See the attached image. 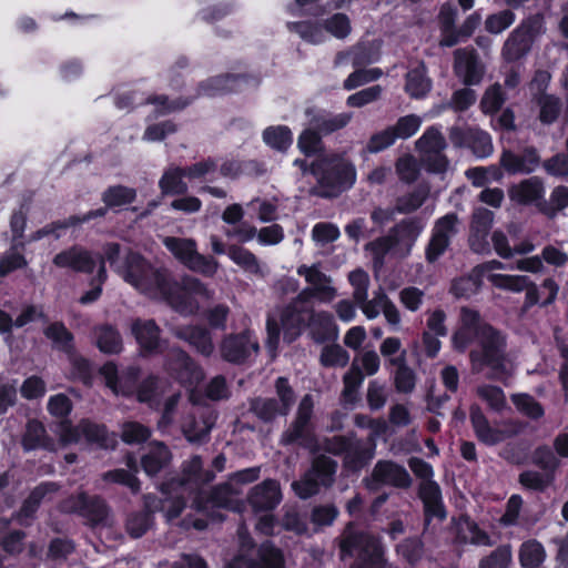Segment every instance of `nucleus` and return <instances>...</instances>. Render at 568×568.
Wrapping results in <instances>:
<instances>
[{"label": "nucleus", "instance_id": "nucleus-36", "mask_svg": "<svg viewBox=\"0 0 568 568\" xmlns=\"http://www.w3.org/2000/svg\"><path fill=\"white\" fill-rule=\"evenodd\" d=\"M227 256L234 264L248 274L258 277H265L268 274V267L262 263L255 254L243 246L236 244L227 246Z\"/></svg>", "mask_w": 568, "mask_h": 568}, {"label": "nucleus", "instance_id": "nucleus-44", "mask_svg": "<svg viewBox=\"0 0 568 568\" xmlns=\"http://www.w3.org/2000/svg\"><path fill=\"white\" fill-rule=\"evenodd\" d=\"M406 92L413 98H423L432 89V80L427 77L424 63H418L406 74Z\"/></svg>", "mask_w": 568, "mask_h": 568}, {"label": "nucleus", "instance_id": "nucleus-20", "mask_svg": "<svg viewBox=\"0 0 568 568\" xmlns=\"http://www.w3.org/2000/svg\"><path fill=\"white\" fill-rule=\"evenodd\" d=\"M470 422L478 440L489 446L499 444L518 432L517 427L510 423L491 426L481 409L476 405L470 408Z\"/></svg>", "mask_w": 568, "mask_h": 568}, {"label": "nucleus", "instance_id": "nucleus-53", "mask_svg": "<svg viewBox=\"0 0 568 568\" xmlns=\"http://www.w3.org/2000/svg\"><path fill=\"white\" fill-rule=\"evenodd\" d=\"M287 29L297 33L304 41L312 44H318L325 40L324 28L315 22H287Z\"/></svg>", "mask_w": 568, "mask_h": 568}, {"label": "nucleus", "instance_id": "nucleus-39", "mask_svg": "<svg viewBox=\"0 0 568 568\" xmlns=\"http://www.w3.org/2000/svg\"><path fill=\"white\" fill-rule=\"evenodd\" d=\"M545 195V186L538 176H531L513 185L509 197L519 204H530L541 200Z\"/></svg>", "mask_w": 568, "mask_h": 568}, {"label": "nucleus", "instance_id": "nucleus-46", "mask_svg": "<svg viewBox=\"0 0 568 568\" xmlns=\"http://www.w3.org/2000/svg\"><path fill=\"white\" fill-rule=\"evenodd\" d=\"M546 557L545 547L536 539L524 541L518 549V559L523 568H539Z\"/></svg>", "mask_w": 568, "mask_h": 568}, {"label": "nucleus", "instance_id": "nucleus-62", "mask_svg": "<svg viewBox=\"0 0 568 568\" xmlns=\"http://www.w3.org/2000/svg\"><path fill=\"white\" fill-rule=\"evenodd\" d=\"M24 449L31 450L39 447H48L45 442V430L38 420H30L27 424L26 434L22 439Z\"/></svg>", "mask_w": 568, "mask_h": 568}, {"label": "nucleus", "instance_id": "nucleus-54", "mask_svg": "<svg viewBox=\"0 0 568 568\" xmlns=\"http://www.w3.org/2000/svg\"><path fill=\"white\" fill-rule=\"evenodd\" d=\"M44 335L52 342L53 347L65 353H71L73 349V335L64 324L59 322L50 324L44 329Z\"/></svg>", "mask_w": 568, "mask_h": 568}, {"label": "nucleus", "instance_id": "nucleus-18", "mask_svg": "<svg viewBox=\"0 0 568 568\" xmlns=\"http://www.w3.org/2000/svg\"><path fill=\"white\" fill-rule=\"evenodd\" d=\"M453 70L465 85H477L484 79L486 67L478 52L467 47L454 51Z\"/></svg>", "mask_w": 568, "mask_h": 568}, {"label": "nucleus", "instance_id": "nucleus-64", "mask_svg": "<svg viewBox=\"0 0 568 568\" xmlns=\"http://www.w3.org/2000/svg\"><path fill=\"white\" fill-rule=\"evenodd\" d=\"M427 195V190L418 187L413 192L398 197L396 202V211L403 214L414 212L424 204Z\"/></svg>", "mask_w": 568, "mask_h": 568}, {"label": "nucleus", "instance_id": "nucleus-28", "mask_svg": "<svg viewBox=\"0 0 568 568\" xmlns=\"http://www.w3.org/2000/svg\"><path fill=\"white\" fill-rule=\"evenodd\" d=\"M281 500V487L274 479H266L254 486L248 495V503L255 511L272 510Z\"/></svg>", "mask_w": 568, "mask_h": 568}, {"label": "nucleus", "instance_id": "nucleus-61", "mask_svg": "<svg viewBox=\"0 0 568 568\" xmlns=\"http://www.w3.org/2000/svg\"><path fill=\"white\" fill-rule=\"evenodd\" d=\"M135 190L122 185L111 186L104 191L102 201L108 207L121 206L135 199Z\"/></svg>", "mask_w": 568, "mask_h": 568}, {"label": "nucleus", "instance_id": "nucleus-59", "mask_svg": "<svg viewBox=\"0 0 568 568\" xmlns=\"http://www.w3.org/2000/svg\"><path fill=\"white\" fill-rule=\"evenodd\" d=\"M480 286L481 277L473 268L468 275L456 278L452 283L450 292L456 297H470L478 292Z\"/></svg>", "mask_w": 568, "mask_h": 568}, {"label": "nucleus", "instance_id": "nucleus-9", "mask_svg": "<svg viewBox=\"0 0 568 568\" xmlns=\"http://www.w3.org/2000/svg\"><path fill=\"white\" fill-rule=\"evenodd\" d=\"M163 244L175 258L191 271L211 277L219 268V262L215 258L197 252V245L193 239L168 236L163 239Z\"/></svg>", "mask_w": 568, "mask_h": 568}, {"label": "nucleus", "instance_id": "nucleus-6", "mask_svg": "<svg viewBox=\"0 0 568 568\" xmlns=\"http://www.w3.org/2000/svg\"><path fill=\"white\" fill-rule=\"evenodd\" d=\"M325 197L336 196L349 189L356 180V171L352 163L339 155L324 156L311 166Z\"/></svg>", "mask_w": 568, "mask_h": 568}, {"label": "nucleus", "instance_id": "nucleus-51", "mask_svg": "<svg viewBox=\"0 0 568 568\" xmlns=\"http://www.w3.org/2000/svg\"><path fill=\"white\" fill-rule=\"evenodd\" d=\"M513 565V547L504 544L480 558L478 568H509Z\"/></svg>", "mask_w": 568, "mask_h": 568}, {"label": "nucleus", "instance_id": "nucleus-63", "mask_svg": "<svg viewBox=\"0 0 568 568\" xmlns=\"http://www.w3.org/2000/svg\"><path fill=\"white\" fill-rule=\"evenodd\" d=\"M528 276L489 274L488 281L496 287L511 292H521L528 286Z\"/></svg>", "mask_w": 568, "mask_h": 568}, {"label": "nucleus", "instance_id": "nucleus-35", "mask_svg": "<svg viewBox=\"0 0 568 568\" xmlns=\"http://www.w3.org/2000/svg\"><path fill=\"white\" fill-rule=\"evenodd\" d=\"M539 158L534 148H527L520 154L511 151H504L500 156V165L509 174H528L534 172L537 166Z\"/></svg>", "mask_w": 568, "mask_h": 568}, {"label": "nucleus", "instance_id": "nucleus-3", "mask_svg": "<svg viewBox=\"0 0 568 568\" xmlns=\"http://www.w3.org/2000/svg\"><path fill=\"white\" fill-rule=\"evenodd\" d=\"M341 557H356L351 568H398L386 558L382 539L367 531L358 530L348 524L339 541Z\"/></svg>", "mask_w": 568, "mask_h": 568}, {"label": "nucleus", "instance_id": "nucleus-47", "mask_svg": "<svg viewBox=\"0 0 568 568\" xmlns=\"http://www.w3.org/2000/svg\"><path fill=\"white\" fill-rule=\"evenodd\" d=\"M98 348L105 354H116L122 349L120 333L111 325L103 324L94 328Z\"/></svg>", "mask_w": 568, "mask_h": 568}, {"label": "nucleus", "instance_id": "nucleus-32", "mask_svg": "<svg viewBox=\"0 0 568 568\" xmlns=\"http://www.w3.org/2000/svg\"><path fill=\"white\" fill-rule=\"evenodd\" d=\"M156 497L148 495L144 498L145 509L130 513L124 521V528L132 538L142 537L153 525V513L158 511V506L153 505Z\"/></svg>", "mask_w": 568, "mask_h": 568}, {"label": "nucleus", "instance_id": "nucleus-7", "mask_svg": "<svg viewBox=\"0 0 568 568\" xmlns=\"http://www.w3.org/2000/svg\"><path fill=\"white\" fill-rule=\"evenodd\" d=\"M240 550L227 568H284L280 549L271 542L256 547L252 539L240 530Z\"/></svg>", "mask_w": 568, "mask_h": 568}, {"label": "nucleus", "instance_id": "nucleus-21", "mask_svg": "<svg viewBox=\"0 0 568 568\" xmlns=\"http://www.w3.org/2000/svg\"><path fill=\"white\" fill-rule=\"evenodd\" d=\"M364 481L369 490H376L379 485L406 488L410 485L412 479L403 466L389 460H379L375 465L372 476Z\"/></svg>", "mask_w": 568, "mask_h": 568}, {"label": "nucleus", "instance_id": "nucleus-49", "mask_svg": "<svg viewBox=\"0 0 568 568\" xmlns=\"http://www.w3.org/2000/svg\"><path fill=\"white\" fill-rule=\"evenodd\" d=\"M58 491L54 483H42L37 486L30 494L29 498L23 503L21 516L28 518L32 516L41 501H50Z\"/></svg>", "mask_w": 568, "mask_h": 568}, {"label": "nucleus", "instance_id": "nucleus-11", "mask_svg": "<svg viewBox=\"0 0 568 568\" xmlns=\"http://www.w3.org/2000/svg\"><path fill=\"white\" fill-rule=\"evenodd\" d=\"M276 398L257 397L251 400L250 409L262 420L270 422L277 416L288 414L295 402V395L288 382L278 377L275 384Z\"/></svg>", "mask_w": 568, "mask_h": 568}, {"label": "nucleus", "instance_id": "nucleus-43", "mask_svg": "<svg viewBox=\"0 0 568 568\" xmlns=\"http://www.w3.org/2000/svg\"><path fill=\"white\" fill-rule=\"evenodd\" d=\"M247 81L248 78L244 75L223 74L207 80L202 89L206 95H217L239 91Z\"/></svg>", "mask_w": 568, "mask_h": 568}, {"label": "nucleus", "instance_id": "nucleus-58", "mask_svg": "<svg viewBox=\"0 0 568 568\" xmlns=\"http://www.w3.org/2000/svg\"><path fill=\"white\" fill-rule=\"evenodd\" d=\"M390 363L397 365L395 373V387L399 393H412L415 388V373L409 368L404 361V356L392 358Z\"/></svg>", "mask_w": 568, "mask_h": 568}, {"label": "nucleus", "instance_id": "nucleus-45", "mask_svg": "<svg viewBox=\"0 0 568 568\" xmlns=\"http://www.w3.org/2000/svg\"><path fill=\"white\" fill-rule=\"evenodd\" d=\"M457 537L459 541L475 546L490 547L494 545L491 537L468 518L459 521Z\"/></svg>", "mask_w": 568, "mask_h": 568}, {"label": "nucleus", "instance_id": "nucleus-34", "mask_svg": "<svg viewBox=\"0 0 568 568\" xmlns=\"http://www.w3.org/2000/svg\"><path fill=\"white\" fill-rule=\"evenodd\" d=\"M61 438L64 443H77L84 438L90 443L104 445L106 439V429L104 426L94 424L90 420H82L77 427L63 425Z\"/></svg>", "mask_w": 568, "mask_h": 568}, {"label": "nucleus", "instance_id": "nucleus-50", "mask_svg": "<svg viewBox=\"0 0 568 568\" xmlns=\"http://www.w3.org/2000/svg\"><path fill=\"white\" fill-rule=\"evenodd\" d=\"M185 170L182 168H171L164 172L159 185L163 194H183L187 191V184L184 182Z\"/></svg>", "mask_w": 568, "mask_h": 568}, {"label": "nucleus", "instance_id": "nucleus-42", "mask_svg": "<svg viewBox=\"0 0 568 568\" xmlns=\"http://www.w3.org/2000/svg\"><path fill=\"white\" fill-rule=\"evenodd\" d=\"M307 324L318 341L337 337V325L333 315L328 312H314L312 308L311 314H308Z\"/></svg>", "mask_w": 568, "mask_h": 568}, {"label": "nucleus", "instance_id": "nucleus-13", "mask_svg": "<svg viewBox=\"0 0 568 568\" xmlns=\"http://www.w3.org/2000/svg\"><path fill=\"white\" fill-rule=\"evenodd\" d=\"M61 510L78 513L93 527H111L113 525V517L105 503L98 497L89 498L84 493L65 499L61 504Z\"/></svg>", "mask_w": 568, "mask_h": 568}, {"label": "nucleus", "instance_id": "nucleus-10", "mask_svg": "<svg viewBox=\"0 0 568 568\" xmlns=\"http://www.w3.org/2000/svg\"><path fill=\"white\" fill-rule=\"evenodd\" d=\"M352 119V113L342 112L333 116H316L310 128L305 129L297 140V146L305 155H314L322 149L321 134H329L344 128Z\"/></svg>", "mask_w": 568, "mask_h": 568}, {"label": "nucleus", "instance_id": "nucleus-19", "mask_svg": "<svg viewBox=\"0 0 568 568\" xmlns=\"http://www.w3.org/2000/svg\"><path fill=\"white\" fill-rule=\"evenodd\" d=\"M445 146L444 136L435 128L427 129L416 141V149L422 153L423 162L435 173L444 172L447 168V160L443 154Z\"/></svg>", "mask_w": 568, "mask_h": 568}, {"label": "nucleus", "instance_id": "nucleus-56", "mask_svg": "<svg viewBox=\"0 0 568 568\" xmlns=\"http://www.w3.org/2000/svg\"><path fill=\"white\" fill-rule=\"evenodd\" d=\"M343 398L346 403H354L357 392L364 382V373L361 372L356 361H353L349 371L344 375Z\"/></svg>", "mask_w": 568, "mask_h": 568}, {"label": "nucleus", "instance_id": "nucleus-8", "mask_svg": "<svg viewBox=\"0 0 568 568\" xmlns=\"http://www.w3.org/2000/svg\"><path fill=\"white\" fill-rule=\"evenodd\" d=\"M337 463L332 458L320 455L314 458L311 468L298 480L292 483V489L302 499H307L320 493L322 487L333 485Z\"/></svg>", "mask_w": 568, "mask_h": 568}, {"label": "nucleus", "instance_id": "nucleus-30", "mask_svg": "<svg viewBox=\"0 0 568 568\" xmlns=\"http://www.w3.org/2000/svg\"><path fill=\"white\" fill-rule=\"evenodd\" d=\"M131 331L143 355H151L162 351L160 328L153 320H135L132 323Z\"/></svg>", "mask_w": 568, "mask_h": 568}, {"label": "nucleus", "instance_id": "nucleus-16", "mask_svg": "<svg viewBox=\"0 0 568 568\" xmlns=\"http://www.w3.org/2000/svg\"><path fill=\"white\" fill-rule=\"evenodd\" d=\"M258 341L251 332L226 335L220 344V353L224 361L243 364L258 352Z\"/></svg>", "mask_w": 568, "mask_h": 568}, {"label": "nucleus", "instance_id": "nucleus-4", "mask_svg": "<svg viewBox=\"0 0 568 568\" xmlns=\"http://www.w3.org/2000/svg\"><path fill=\"white\" fill-rule=\"evenodd\" d=\"M312 311V303L300 301L296 296L286 307L278 312L271 313L266 322V347L272 356H275L281 329L284 332V339L293 342L307 323L308 314Z\"/></svg>", "mask_w": 568, "mask_h": 568}, {"label": "nucleus", "instance_id": "nucleus-48", "mask_svg": "<svg viewBox=\"0 0 568 568\" xmlns=\"http://www.w3.org/2000/svg\"><path fill=\"white\" fill-rule=\"evenodd\" d=\"M262 136L267 146L278 152H286L293 143L292 131L285 125L268 126Z\"/></svg>", "mask_w": 568, "mask_h": 568}, {"label": "nucleus", "instance_id": "nucleus-38", "mask_svg": "<svg viewBox=\"0 0 568 568\" xmlns=\"http://www.w3.org/2000/svg\"><path fill=\"white\" fill-rule=\"evenodd\" d=\"M419 496L425 506L427 519L436 517L443 520L446 517L442 500V491L437 483L434 480L422 481L419 486Z\"/></svg>", "mask_w": 568, "mask_h": 568}, {"label": "nucleus", "instance_id": "nucleus-17", "mask_svg": "<svg viewBox=\"0 0 568 568\" xmlns=\"http://www.w3.org/2000/svg\"><path fill=\"white\" fill-rule=\"evenodd\" d=\"M313 407V397L308 394L305 395L300 402L294 423L281 437L283 445L298 443L303 447L313 448V435L310 432Z\"/></svg>", "mask_w": 568, "mask_h": 568}, {"label": "nucleus", "instance_id": "nucleus-25", "mask_svg": "<svg viewBox=\"0 0 568 568\" xmlns=\"http://www.w3.org/2000/svg\"><path fill=\"white\" fill-rule=\"evenodd\" d=\"M494 222V213L487 209L478 207L474 211L469 245L475 253L489 252V244L487 242L488 232Z\"/></svg>", "mask_w": 568, "mask_h": 568}, {"label": "nucleus", "instance_id": "nucleus-26", "mask_svg": "<svg viewBox=\"0 0 568 568\" xmlns=\"http://www.w3.org/2000/svg\"><path fill=\"white\" fill-rule=\"evenodd\" d=\"M173 334L205 357L211 356L214 352L212 334L209 328L202 325L178 326L173 329Z\"/></svg>", "mask_w": 568, "mask_h": 568}, {"label": "nucleus", "instance_id": "nucleus-12", "mask_svg": "<svg viewBox=\"0 0 568 568\" xmlns=\"http://www.w3.org/2000/svg\"><path fill=\"white\" fill-rule=\"evenodd\" d=\"M213 479L214 474L210 470H203L201 457L194 455L182 464L181 477L163 483L161 491L163 494H171L173 490H182L183 493L193 494Z\"/></svg>", "mask_w": 568, "mask_h": 568}, {"label": "nucleus", "instance_id": "nucleus-31", "mask_svg": "<svg viewBox=\"0 0 568 568\" xmlns=\"http://www.w3.org/2000/svg\"><path fill=\"white\" fill-rule=\"evenodd\" d=\"M375 455V439L369 436L365 443L351 435V442L344 453V466L348 470L357 471L365 467Z\"/></svg>", "mask_w": 568, "mask_h": 568}, {"label": "nucleus", "instance_id": "nucleus-27", "mask_svg": "<svg viewBox=\"0 0 568 568\" xmlns=\"http://www.w3.org/2000/svg\"><path fill=\"white\" fill-rule=\"evenodd\" d=\"M215 417L209 409L196 407L191 416L182 423V432L191 443H201L207 438Z\"/></svg>", "mask_w": 568, "mask_h": 568}, {"label": "nucleus", "instance_id": "nucleus-41", "mask_svg": "<svg viewBox=\"0 0 568 568\" xmlns=\"http://www.w3.org/2000/svg\"><path fill=\"white\" fill-rule=\"evenodd\" d=\"M532 41L516 28L509 33L501 48V57L507 62L525 58L531 50Z\"/></svg>", "mask_w": 568, "mask_h": 568}, {"label": "nucleus", "instance_id": "nucleus-37", "mask_svg": "<svg viewBox=\"0 0 568 568\" xmlns=\"http://www.w3.org/2000/svg\"><path fill=\"white\" fill-rule=\"evenodd\" d=\"M419 496L425 506L427 519L436 517L443 520L446 517L442 500V491L437 483L434 480L422 481L419 486Z\"/></svg>", "mask_w": 568, "mask_h": 568}, {"label": "nucleus", "instance_id": "nucleus-40", "mask_svg": "<svg viewBox=\"0 0 568 568\" xmlns=\"http://www.w3.org/2000/svg\"><path fill=\"white\" fill-rule=\"evenodd\" d=\"M172 459V454L166 445L161 442H154L149 446V450L141 458L143 470L149 476H154L166 467Z\"/></svg>", "mask_w": 568, "mask_h": 568}, {"label": "nucleus", "instance_id": "nucleus-15", "mask_svg": "<svg viewBox=\"0 0 568 568\" xmlns=\"http://www.w3.org/2000/svg\"><path fill=\"white\" fill-rule=\"evenodd\" d=\"M297 274L308 284L298 293L300 301L312 303V300L316 298L322 303H329L335 298L336 290L332 285V280L321 271L320 265H301Z\"/></svg>", "mask_w": 568, "mask_h": 568}, {"label": "nucleus", "instance_id": "nucleus-60", "mask_svg": "<svg viewBox=\"0 0 568 568\" xmlns=\"http://www.w3.org/2000/svg\"><path fill=\"white\" fill-rule=\"evenodd\" d=\"M516 20V14L508 9L487 16L485 20V30L490 34H500L507 30Z\"/></svg>", "mask_w": 568, "mask_h": 568}, {"label": "nucleus", "instance_id": "nucleus-1", "mask_svg": "<svg viewBox=\"0 0 568 568\" xmlns=\"http://www.w3.org/2000/svg\"><path fill=\"white\" fill-rule=\"evenodd\" d=\"M118 275L139 293L170 304L176 312L185 315L199 310L196 297L210 298L211 292L200 280L184 276L174 281L170 272L152 264L141 254L126 251V265L118 270Z\"/></svg>", "mask_w": 568, "mask_h": 568}, {"label": "nucleus", "instance_id": "nucleus-55", "mask_svg": "<svg viewBox=\"0 0 568 568\" xmlns=\"http://www.w3.org/2000/svg\"><path fill=\"white\" fill-rule=\"evenodd\" d=\"M186 493H183L182 490H173L171 494H165V499L161 500L156 497V501L153 503V505L158 506V511H163L165 514V517L169 521L178 518L180 514L182 513L185 500L184 495Z\"/></svg>", "mask_w": 568, "mask_h": 568}, {"label": "nucleus", "instance_id": "nucleus-24", "mask_svg": "<svg viewBox=\"0 0 568 568\" xmlns=\"http://www.w3.org/2000/svg\"><path fill=\"white\" fill-rule=\"evenodd\" d=\"M449 139L456 146L469 148L480 159L489 156L494 150L490 135L478 129L464 130L454 126L450 129Z\"/></svg>", "mask_w": 568, "mask_h": 568}, {"label": "nucleus", "instance_id": "nucleus-23", "mask_svg": "<svg viewBox=\"0 0 568 568\" xmlns=\"http://www.w3.org/2000/svg\"><path fill=\"white\" fill-rule=\"evenodd\" d=\"M168 356V371L185 387H195L203 379V371L184 351L172 348Z\"/></svg>", "mask_w": 568, "mask_h": 568}, {"label": "nucleus", "instance_id": "nucleus-5", "mask_svg": "<svg viewBox=\"0 0 568 568\" xmlns=\"http://www.w3.org/2000/svg\"><path fill=\"white\" fill-rule=\"evenodd\" d=\"M425 222L418 217L404 219L392 227L387 235L366 244L365 248L374 255L376 263L392 252L397 257H406L425 229Z\"/></svg>", "mask_w": 568, "mask_h": 568}, {"label": "nucleus", "instance_id": "nucleus-57", "mask_svg": "<svg viewBox=\"0 0 568 568\" xmlns=\"http://www.w3.org/2000/svg\"><path fill=\"white\" fill-rule=\"evenodd\" d=\"M163 394L162 382L156 377H149L140 385L136 397L139 402L156 407Z\"/></svg>", "mask_w": 568, "mask_h": 568}, {"label": "nucleus", "instance_id": "nucleus-14", "mask_svg": "<svg viewBox=\"0 0 568 568\" xmlns=\"http://www.w3.org/2000/svg\"><path fill=\"white\" fill-rule=\"evenodd\" d=\"M458 216L455 213H448L435 221L425 247V258L428 263L437 262L446 253L458 233Z\"/></svg>", "mask_w": 568, "mask_h": 568}, {"label": "nucleus", "instance_id": "nucleus-29", "mask_svg": "<svg viewBox=\"0 0 568 568\" xmlns=\"http://www.w3.org/2000/svg\"><path fill=\"white\" fill-rule=\"evenodd\" d=\"M53 264L80 273H91L95 267L91 252L78 245L58 253L53 258Z\"/></svg>", "mask_w": 568, "mask_h": 568}, {"label": "nucleus", "instance_id": "nucleus-52", "mask_svg": "<svg viewBox=\"0 0 568 568\" xmlns=\"http://www.w3.org/2000/svg\"><path fill=\"white\" fill-rule=\"evenodd\" d=\"M30 203L31 196H24L21 200L19 207L12 212L10 217V230L12 233V240L16 242V245H24V243L20 242V240L23 237L27 226V214L29 212Z\"/></svg>", "mask_w": 568, "mask_h": 568}, {"label": "nucleus", "instance_id": "nucleus-22", "mask_svg": "<svg viewBox=\"0 0 568 568\" xmlns=\"http://www.w3.org/2000/svg\"><path fill=\"white\" fill-rule=\"evenodd\" d=\"M363 314L368 320H374L378 317L381 313H383L386 322L397 331L402 321L399 310L393 303V301L387 296L383 288H378L374 292L373 298L368 300V296L364 300V302H355Z\"/></svg>", "mask_w": 568, "mask_h": 568}, {"label": "nucleus", "instance_id": "nucleus-2", "mask_svg": "<svg viewBox=\"0 0 568 568\" xmlns=\"http://www.w3.org/2000/svg\"><path fill=\"white\" fill-rule=\"evenodd\" d=\"M452 343L458 352H465L471 344H476L469 353L473 373H481L487 367L488 377L497 381H505L513 374L514 367L506 354L504 335L484 322L476 310L460 308L459 324Z\"/></svg>", "mask_w": 568, "mask_h": 568}, {"label": "nucleus", "instance_id": "nucleus-33", "mask_svg": "<svg viewBox=\"0 0 568 568\" xmlns=\"http://www.w3.org/2000/svg\"><path fill=\"white\" fill-rule=\"evenodd\" d=\"M105 384L115 395L131 396L135 392L138 371L130 368L125 375H118V368L113 363L104 364L101 369Z\"/></svg>", "mask_w": 568, "mask_h": 568}]
</instances>
